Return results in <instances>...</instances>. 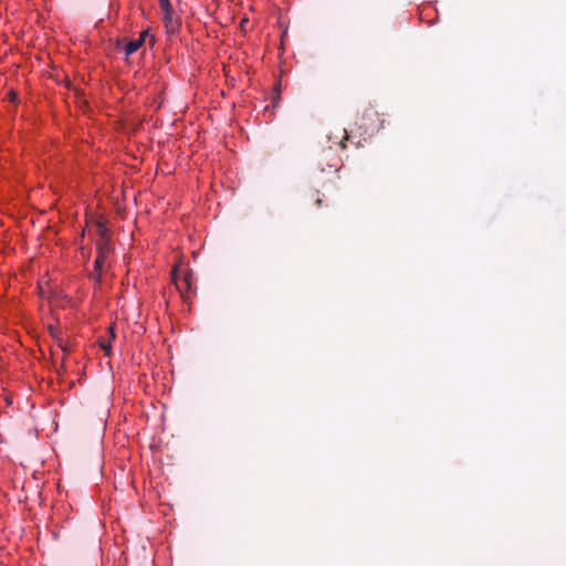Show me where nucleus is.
<instances>
[{"label": "nucleus", "instance_id": "obj_2", "mask_svg": "<svg viewBox=\"0 0 566 566\" xmlns=\"http://www.w3.org/2000/svg\"><path fill=\"white\" fill-rule=\"evenodd\" d=\"M98 228L102 235V241L97 244V256L94 262V271L99 277L108 258L109 247L108 238L106 235L107 229L103 224H99Z\"/></svg>", "mask_w": 566, "mask_h": 566}, {"label": "nucleus", "instance_id": "obj_8", "mask_svg": "<svg viewBox=\"0 0 566 566\" xmlns=\"http://www.w3.org/2000/svg\"><path fill=\"white\" fill-rule=\"evenodd\" d=\"M108 329H109L111 338L114 339L115 338L114 328L111 326Z\"/></svg>", "mask_w": 566, "mask_h": 566}, {"label": "nucleus", "instance_id": "obj_5", "mask_svg": "<svg viewBox=\"0 0 566 566\" xmlns=\"http://www.w3.org/2000/svg\"><path fill=\"white\" fill-rule=\"evenodd\" d=\"M149 39V44L150 46H154L155 43H156V38L155 35L150 34L149 33V30H144L139 33V36H138V40L142 41V43L144 44L146 42V40Z\"/></svg>", "mask_w": 566, "mask_h": 566}, {"label": "nucleus", "instance_id": "obj_3", "mask_svg": "<svg viewBox=\"0 0 566 566\" xmlns=\"http://www.w3.org/2000/svg\"><path fill=\"white\" fill-rule=\"evenodd\" d=\"M160 9L164 13L163 21L168 32H176L179 28V21L175 15L174 9L169 0H158Z\"/></svg>", "mask_w": 566, "mask_h": 566}, {"label": "nucleus", "instance_id": "obj_9", "mask_svg": "<svg viewBox=\"0 0 566 566\" xmlns=\"http://www.w3.org/2000/svg\"><path fill=\"white\" fill-rule=\"evenodd\" d=\"M339 145L344 148V147H345L344 140H342V142L339 143Z\"/></svg>", "mask_w": 566, "mask_h": 566}, {"label": "nucleus", "instance_id": "obj_1", "mask_svg": "<svg viewBox=\"0 0 566 566\" xmlns=\"http://www.w3.org/2000/svg\"><path fill=\"white\" fill-rule=\"evenodd\" d=\"M171 279L182 298L186 300L195 293V277L191 272H181L174 269L171 272Z\"/></svg>", "mask_w": 566, "mask_h": 566}, {"label": "nucleus", "instance_id": "obj_6", "mask_svg": "<svg viewBox=\"0 0 566 566\" xmlns=\"http://www.w3.org/2000/svg\"><path fill=\"white\" fill-rule=\"evenodd\" d=\"M99 347L105 352L106 355L111 354V350H112L111 340H101Z\"/></svg>", "mask_w": 566, "mask_h": 566}, {"label": "nucleus", "instance_id": "obj_4", "mask_svg": "<svg viewBox=\"0 0 566 566\" xmlns=\"http://www.w3.org/2000/svg\"><path fill=\"white\" fill-rule=\"evenodd\" d=\"M144 44L142 43L140 40L138 39H135V40H130L126 43L125 45V55L126 56H129L132 54H134L135 52H137Z\"/></svg>", "mask_w": 566, "mask_h": 566}, {"label": "nucleus", "instance_id": "obj_7", "mask_svg": "<svg viewBox=\"0 0 566 566\" xmlns=\"http://www.w3.org/2000/svg\"><path fill=\"white\" fill-rule=\"evenodd\" d=\"M8 98H9V101H10L11 103H15V102L18 101V95H17V93H15V92H10V93L8 94Z\"/></svg>", "mask_w": 566, "mask_h": 566}]
</instances>
